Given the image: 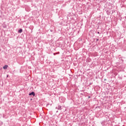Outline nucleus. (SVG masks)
Here are the masks:
<instances>
[{
  "label": "nucleus",
  "instance_id": "1",
  "mask_svg": "<svg viewBox=\"0 0 126 126\" xmlns=\"http://www.w3.org/2000/svg\"><path fill=\"white\" fill-rule=\"evenodd\" d=\"M30 96H35V93L34 92H32L29 94Z\"/></svg>",
  "mask_w": 126,
  "mask_h": 126
},
{
  "label": "nucleus",
  "instance_id": "2",
  "mask_svg": "<svg viewBox=\"0 0 126 126\" xmlns=\"http://www.w3.org/2000/svg\"><path fill=\"white\" fill-rule=\"evenodd\" d=\"M7 67H8V65H5L3 67V69H7Z\"/></svg>",
  "mask_w": 126,
  "mask_h": 126
},
{
  "label": "nucleus",
  "instance_id": "3",
  "mask_svg": "<svg viewBox=\"0 0 126 126\" xmlns=\"http://www.w3.org/2000/svg\"><path fill=\"white\" fill-rule=\"evenodd\" d=\"M56 109H58V110H62V106L61 105H59L58 108V107H56Z\"/></svg>",
  "mask_w": 126,
  "mask_h": 126
},
{
  "label": "nucleus",
  "instance_id": "4",
  "mask_svg": "<svg viewBox=\"0 0 126 126\" xmlns=\"http://www.w3.org/2000/svg\"><path fill=\"white\" fill-rule=\"evenodd\" d=\"M23 31V30H22V29H20L19 31H18V32L19 33H22V32Z\"/></svg>",
  "mask_w": 126,
  "mask_h": 126
},
{
  "label": "nucleus",
  "instance_id": "5",
  "mask_svg": "<svg viewBox=\"0 0 126 126\" xmlns=\"http://www.w3.org/2000/svg\"><path fill=\"white\" fill-rule=\"evenodd\" d=\"M49 105H50V106H52V104H50V103H47L46 104V107H48V106H49Z\"/></svg>",
  "mask_w": 126,
  "mask_h": 126
},
{
  "label": "nucleus",
  "instance_id": "6",
  "mask_svg": "<svg viewBox=\"0 0 126 126\" xmlns=\"http://www.w3.org/2000/svg\"><path fill=\"white\" fill-rule=\"evenodd\" d=\"M97 34H100V32H97Z\"/></svg>",
  "mask_w": 126,
  "mask_h": 126
},
{
  "label": "nucleus",
  "instance_id": "7",
  "mask_svg": "<svg viewBox=\"0 0 126 126\" xmlns=\"http://www.w3.org/2000/svg\"><path fill=\"white\" fill-rule=\"evenodd\" d=\"M91 84H92L91 83H90V84H89V85H91Z\"/></svg>",
  "mask_w": 126,
  "mask_h": 126
},
{
  "label": "nucleus",
  "instance_id": "8",
  "mask_svg": "<svg viewBox=\"0 0 126 126\" xmlns=\"http://www.w3.org/2000/svg\"><path fill=\"white\" fill-rule=\"evenodd\" d=\"M96 40H97V41H99V39H97Z\"/></svg>",
  "mask_w": 126,
  "mask_h": 126
}]
</instances>
